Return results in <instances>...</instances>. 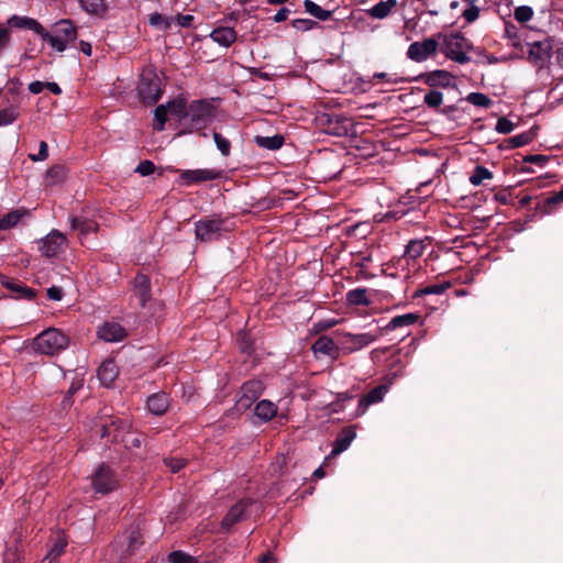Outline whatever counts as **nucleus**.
<instances>
[{
  "label": "nucleus",
  "mask_w": 563,
  "mask_h": 563,
  "mask_svg": "<svg viewBox=\"0 0 563 563\" xmlns=\"http://www.w3.org/2000/svg\"><path fill=\"white\" fill-rule=\"evenodd\" d=\"M466 100L475 107L488 108L492 104V100L482 92H471L467 95Z\"/></svg>",
  "instance_id": "44"
},
{
  "label": "nucleus",
  "mask_w": 563,
  "mask_h": 563,
  "mask_svg": "<svg viewBox=\"0 0 563 563\" xmlns=\"http://www.w3.org/2000/svg\"><path fill=\"white\" fill-rule=\"evenodd\" d=\"M213 139L217 145V148L221 152L223 156H228L231 151V144L230 142L223 137L220 133L214 132Z\"/></svg>",
  "instance_id": "50"
},
{
  "label": "nucleus",
  "mask_w": 563,
  "mask_h": 563,
  "mask_svg": "<svg viewBox=\"0 0 563 563\" xmlns=\"http://www.w3.org/2000/svg\"><path fill=\"white\" fill-rule=\"evenodd\" d=\"M426 244L422 240H411L405 250L404 256L407 260H416L423 254Z\"/></svg>",
  "instance_id": "35"
},
{
  "label": "nucleus",
  "mask_w": 563,
  "mask_h": 563,
  "mask_svg": "<svg viewBox=\"0 0 563 563\" xmlns=\"http://www.w3.org/2000/svg\"><path fill=\"white\" fill-rule=\"evenodd\" d=\"M450 287H451V284L449 282L427 286L421 289H418L415 294V297H421V296H428V295H441Z\"/></svg>",
  "instance_id": "43"
},
{
  "label": "nucleus",
  "mask_w": 563,
  "mask_h": 563,
  "mask_svg": "<svg viewBox=\"0 0 563 563\" xmlns=\"http://www.w3.org/2000/svg\"><path fill=\"white\" fill-rule=\"evenodd\" d=\"M45 87L54 95H60L62 89L56 82H46Z\"/></svg>",
  "instance_id": "63"
},
{
  "label": "nucleus",
  "mask_w": 563,
  "mask_h": 563,
  "mask_svg": "<svg viewBox=\"0 0 563 563\" xmlns=\"http://www.w3.org/2000/svg\"><path fill=\"white\" fill-rule=\"evenodd\" d=\"M264 386L261 380L252 379L244 383L239 391L235 409L240 412L247 410L262 395Z\"/></svg>",
  "instance_id": "11"
},
{
  "label": "nucleus",
  "mask_w": 563,
  "mask_h": 563,
  "mask_svg": "<svg viewBox=\"0 0 563 563\" xmlns=\"http://www.w3.org/2000/svg\"><path fill=\"white\" fill-rule=\"evenodd\" d=\"M314 25H317V22L310 19H296L292 21V26L297 30L308 31Z\"/></svg>",
  "instance_id": "53"
},
{
  "label": "nucleus",
  "mask_w": 563,
  "mask_h": 563,
  "mask_svg": "<svg viewBox=\"0 0 563 563\" xmlns=\"http://www.w3.org/2000/svg\"><path fill=\"white\" fill-rule=\"evenodd\" d=\"M98 336L106 342H119L126 336V331L117 322H106L98 329Z\"/></svg>",
  "instance_id": "18"
},
{
  "label": "nucleus",
  "mask_w": 563,
  "mask_h": 563,
  "mask_svg": "<svg viewBox=\"0 0 563 563\" xmlns=\"http://www.w3.org/2000/svg\"><path fill=\"white\" fill-rule=\"evenodd\" d=\"M397 5V0H386L376 3L367 13L374 19H385L389 15L391 10Z\"/></svg>",
  "instance_id": "28"
},
{
  "label": "nucleus",
  "mask_w": 563,
  "mask_h": 563,
  "mask_svg": "<svg viewBox=\"0 0 563 563\" xmlns=\"http://www.w3.org/2000/svg\"><path fill=\"white\" fill-rule=\"evenodd\" d=\"M514 16L519 23H526L533 16V10L529 5H520L515 9Z\"/></svg>",
  "instance_id": "47"
},
{
  "label": "nucleus",
  "mask_w": 563,
  "mask_h": 563,
  "mask_svg": "<svg viewBox=\"0 0 563 563\" xmlns=\"http://www.w3.org/2000/svg\"><path fill=\"white\" fill-rule=\"evenodd\" d=\"M64 179V169L60 166H54L49 168L46 173V184L49 186H54L59 184Z\"/></svg>",
  "instance_id": "46"
},
{
  "label": "nucleus",
  "mask_w": 563,
  "mask_h": 563,
  "mask_svg": "<svg viewBox=\"0 0 563 563\" xmlns=\"http://www.w3.org/2000/svg\"><path fill=\"white\" fill-rule=\"evenodd\" d=\"M168 108L170 114L179 117L187 133L203 130L214 118V107L207 100H195L186 106L184 99H176L168 102Z\"/></svg>",
  "instance_id": "1"
},
{
  "label": "nucleus",
  "mask_w": 563,
  "mask_h": 563,
  "mask_svg": "<svg viewBox=\"0 0 563 563\" xmlns=\"http://www.w3.org/2000/svg\"><path fill=\"white\" fill-rule=\"evenodd\" d=\"M195 18L191 14H178L176 16L177 24L181 27H189L191 26Z\"/></svg>",
  "instance_id": "58"
},
{
  "label": "nucleus",
  "mask_w": 563,
  "mask_h": 563,
  "mask_svg": "<svg viewBox=\"0 0 563 563\" xmlns=\"http://www.w3.org/2000/svg\"><path fill=\"white\" fill-rule=\"evenodd\" d=\"M48 156V146L47 143L42 141L40 142V148L37 154H30V159L33 162H42L45 161Z\"/></svg>",
  "instance_id": "52"
},
{
  "label": "nucleus",
  "mask_w": 563,
  "mask_h": 563,
  "mask_svg": "<svg viewBox=\"0 0 563 563\" xmlns=\"http://www.w3.org/2000/svg\"><path fill=\"white\" fill-rule=\"evenodd\" d=\"M290 11L287 8H282L277 11V13L274 16V21L279 23L288 19Z\"/></svg>",
  "instance_id": "60"
},
{
  "label": "nucleus",
  "mask_w": 563,
  "mask_h": 563,
  "mask_svg": "<svg viewBox=\"0 0 563 563\" xmlns=\"http://www.w3.org/2000/svg\"><path fill=\"white\" fill-rule=\"evenodd\" d=\"M69 344L68 336L56 328L42 331L33 341V349L45 355H55L64 351Z\"/></svg>",
  "instance_id": "3"
},
{
  "label": "nucleus",
  "mask_w": 563,
  "mask_h": 563,
  "mask_svg": "<svg viewBox=\"0 0 563 563\" xmlns=\"http://www.w3.org/2000/svg\"><path fill=\"white\" fill-rule=\"evenodd\" d=\"M550 202H560V201H563V186L561 187V189L553 196L549 199Z\"/></svg>",
  "instance_id": "64"
},
{
  "label": "nucleus",
  "mask_w": 563,
  "mask_h": 563,
  "mask_svg": "<svg viewBox=\"0 0 563 563\" xmlns=\"http://www.w3.org/2000/svg\"><path fill=\"white\" fill-rule=\"evenodd\" d=\"M47 297L52 300L59 301L63 298V290L57 286H52L47 289Z\"/></svg>",
  "instance_id": "59"
},
{
  "label": "nucleus",
  "mask_w": 563,
  "mask_h": 563,
  "mask_svg": "<svg viewBox=\"0 0 563 563\" xmlns=\"http://www.w3.org/2000/svg\"><path fill=\"white\" fill-rule=\"evenodd\" d=\"M82 10L89 14H103L107 11L106 0H78Z\"/></svg>",
  "instance_id": "33"
},
{
  "label": "nucleus",
  "mask_w": 563,
  "mask_h": 563,
  "mask_svg": "<svg viewBox=\"0 0 563 563\" xmlns=\"http://www.w3.org/2000/svg\"><path fill=\"white\" fill-rule=\"evenodd\" d=\"M346 302L351 306H368L371 300L365 288H355L346 292Z\"/></svg>",
  "instance_id": "32"
},
{
  "label": "nucleus",
  "mask_w": 563,
  "mask_h": 563,
  "mask_svg": "<svg viewBox=\"0 0 563 563\" xmlns=\"http://www.w3.org/2000/svg\"><path fill=\"white\" fill-rule=\"evenodd\" d=\"M118 373V366L114 361L107 360L98 368V378L103 386L109 387L117 378Z\"/></svg>",
  "instance_id": "24"
},
{
  "label": "nucleus",
  "mask_w": 563,
  "mask_h": 563,
  "mask_svg": "<svg viewBox=\"0 0 563 563\" xmlns=\"http://www.w3.org/2000/svg\"><path fill=\"white\" fill-rule=\"evenodd\" d=\"M536 136V133L532 131H526L520 134L514 135L507 140L509 148H518L523 145L529 144Z\"/></svg>",
  "instance_id": "36"
},
{
  "label": "nucleus",
  "mask_w": 563,
  "mask_h": 563,
  "mask_svg": "<svg viewBox=\"0 0 563 563\" xmlns=\"http://www.w3.org/2000/svg\"><path fill=\"white\" fill-rule=\"evenodd\" d=\"M11 41V32L9 27L0 25V52L3 51Z\"/></svg>",
  "instance_id": "57"
},
{
  "label": "nucleus",
  "mask_w": 563,
  "mask_h": 563,
  "mask_svg": "<svg viewBox=\"0 0 563 563\" xmlns=\"http://www.w3.org/2000/svg\"><path fill=\"white\" fill-rule=\"evenodd\" d=\"M148 23L159 30H168L174 23V18L165 16L158 12H154L148 16Z\"/></svg>",
  "instance_id": "40"
},
{
  "label": "nucleus",
  "mask_w": 563,
  "mask_h": 563,
  "mask_svg": "<svg viewBox=\"0 0 563 563\" xmlns=\"http://www.w3.org/2000/svg\"><path fill=\"white\" fill-rule=\"evenodd\" d=\"M44 88H45V84L42 81H33L29 85L30 92H32L34 95L41 93Z\"/></svg>",
  "instance_id": "61"
},
{
  "label": "nucleus",
  "mask_w": 563,
  "mask_h": 563,
  "mask_svg": "<svg viewBox=\"0 0 563 563\" xmlns=\"http://www.w3.org/2000/svg\"><path fill=\"white\" fill-rule=\"evenodd\" d=\"M24 216V212L20 210H14L11 212H8L2 218H0V230H9L13 227H15L22 217Z\"/></svg>",
  "instance_id": "39"
},
{
  "label": "nucleus",
  "mask_w": 563,
  "mask_h": 563,
  "mask_svg": "<svg viewBox=\"0 0 563 563\" xmlns=\"http://www.w3.org/2000/svg\"><path fill=\"white\" fill-rule=\"evenodd\" d=\"M528 60L538 68H542L552 57L553 40L545 37L528 44Z\"/></svg>",
  "instance_id": "10"
},
{
  "label": "nucleus",
  "mask_w": 563,
  "mask_h": 563,
  "mask_svg": "<svg viewBox=\"0 0 563 563\" xmlns=\"http://www.w3.org/2000/svg\"><path fill=\"white\" fill-rule=\"evenodd\" d=\"M1 284L4 288L11 291V297L14 299H33L35 291L32 288L26 287L23 283L13 278L3 276Z\"/></svg>",
  "instance_id": "17"
},
{
  "label": "nucleus",
  "mask_w": 563,
  "mask_h": 563,
  "mask_svg": "<svg viewBox=\"0 0 563 563\" xmlns=\"http://www.w3.org/2000/svg\"><path fill=\"white\" fill-rule=\"evenodd\" d=\"M91 486L98 494H108L118 487V478L112 470L106 465H99L91 474Z\"/></svg>",
  "instance_id": "9"
},
{
  "label": "nucleus",
  "mask_w": 563,
  "mask_h": 563,
  "mask_svg": "<svg viewBox=\"0 0 563 563\" xmlns=\"http://www.w3.org/2000/svg\"><path fill=\"white\" fill-rule=\"evenodd\" d=\"M210 37L219 45L229 47L236 41V32L233 27L219 26L210 33Z\"/></svg>",
  "instance_id": "22"
},
{
  "label": "nucleus",
  "mask_w": 563,
  "mask_h": 563,
  "mask_svg": "<svg viewBox=\"0 0 563 563\" xmlns=\"http://www.w3.org/2000/svg\"><path fill=\"white\" fill-rule=\"evenodd\" d=\"M137 92L145 104H153L158 101L162 96V81L156 71L146 67L141 74Z\"/></svg>",
  "instance_id": "5"
},
{
  "label": "nucleus",
  "mask_w": 563,
  "mask_h": 563,
  "mask_svg": "<svg viewBox=\"0 0 563 563\" xmlns=\"http://www.w3.org/2000/svg\"><path fill=\"white\" fill-rule=\"evenodd\" d=\"M38 250L42 255L53 257L64 250L66 238L58 230H52L45 238L38 241Z\"/></svg>",
  "instance_id": "13"
},
{
  "label": "nucleus",
  "mask_w": 563,
  "mask_h": 563,
  "mask_svg": "<svg viewBox=\"0 0 563 563\" xmlns=\"http://www.w3.org/2000/svg\"><path fill=\"white\" fill-rule=\"evenodd\" d=\"M343 338L345 339V342L351 343L350 350L355 351V350H360V349L373 343L374 341L377 340L378 335L372 334L369 332L357 333V334L344 332Z\"/></svg>",
  "instance_id": "21"
},
{
  "label": "nucleus",
  "mask_w": 563,
  "mask_h": 563,
  "mask_svg": "<svg viewBox=\"0 0 563 563\" xmlns=\"http://www.w3.org/2000/svg\"><path fill=\"white\" fill-rule=\"evenodd\" d=\"M67 545V541L64 537L59 536L56 538L54 544L49 549L46 559L49 560V563H55L57 559L62 555V553L65 551V548Z\"/></svg>",
  "instance_id": "41"
},
{
  "label": "nucleus",
  "mask_w": 563,
  "mask_h": 563,
  "mask_svg": "<svg viewBox=\"0 0 563 563\" xmlns=\"http://www.w3.org/2000/svg\"><path fill=\"white\" fill-rule=\"evenodd\" d=\"M453 80L451 73L442 69H437L428 74L427 84L430 86L449 87Z\"/></svg>",
  "instance_id": "30"
},
{
  "label": "nucleus",
  "mask_w": 563,
  "mask_h": 563,
  "mask_svg": "<svg viewBox=\"0 0 563 563\" xmlns=\"http://www.w3.org/2000/svg\"><path fill=\"white\" fill-rule=\"evenodd\" d=\"M303 7L309 14H311L312 16L317 18L320 21H327L331 16V11L322 9L312 0H305Z\"/></svg>",
  "instance_id": "34"
},
{
  "label": "nucleus",
  "mask_w": 563,
  "mask_h": 563,
  "mask_svg": "<svg viewBox=\"0 0 563 563\" xmlns=\"http://www.w3.org/2000/svg\"><path fill=\"white\" fill-rule=\"evenodd\" d=\"M228 220L220 217H206L196 222V236L202 242H210L220 239L230 231Z\"/></svg>",
  "instance_id": "6"
},
{
  "label": "nucleus",
  "mask_w": 563,
  "mask_h": 563,
  "mask_svg": "<svg viewBox=\"0 0 563 563\" xmlns=\"http://www.w3.org/2000/svg\"><path fill=\"white\" fill-rule=\"evenodd\" d=\"M221 177V172L216 169H187L180 174L181 180L186 185L198 184L208 180H214Z\"/></svg>",
  "instance_id": "15"
},
{
  "label": "nucleus",
  "mask_w": 563,
  "mask_h": 563,
  "mask_svg": "<svg viewBox=\"0 0 563 563\" xmlns=\"http://www.w3.org/2000/svg\"><path fill=\"white\" fill-rule=\"evenodd\" d=\"M319 129L329 135L346 136L351 130V121L340 114L322 113L317 117Z\"/></svg>",
  "instance_id": "8"
},
{
  "label": "nucleus",
  "mask_w": 563,
  "mask_h": 563,
  "mask_svg": "<svg viewBox=\"0 0 563 563\" xmlns=\"http://www.w3.org/2000/svg\"><path fill=\"white\" fill-rule=\"evenodd\" d=\"M386 393L387 387L384 385L371 389L364 397L360 399L358 408L361 412L363 413L368 408V406L382 401Z\"/></svg>",
  "instance_id": "25"
},
{
  "label": "nucleus",
  "mask_w": 563,
  "mask_h": 563,
  "mask_svg": "<svg viewBox=\"0 0 563 563\" xmlns=\"http://www.w3.org/2000/svg\"><path fill=\"white\" fill-rule=\"evenodd\" d=\"M253 504L250 498L241 499L233 505L222 520V528L230 529L235 523L246 518V510Z\"/></svg>",
  "instance_id": "14"
},
{
  "label": "nucleus",
  "mask_w": 563,
  "mask_h": 563,
  "mask_svg": "<svg viewBox=\"0 0 563 563\" xmlns=\"http://www.w3.org/2000/svg\"><path fill=\"white\" fill-rule=\"evenodd\" d=\"M168 112L170 113L168 103L166 106L161 104V106L156 107V109L154 111V122H153V128L155 130H157V131L164 130Z\"/></svg>",
  "instance_id": "42"
},
{
  "label": "nucleus",
  "mask_w": 563,
  "mask_h": 563,
  "mask_svg": "<svg viewBox=\"0 0 563 563\" xmlns=\"http://www.w3.org/2000/svg\"><path fill=\"white\" fill-rule=\"evenodd\" d=\"M168 562L169 563H198L194 556H191L183 551H174V552L169 553Z\"/></svg>",
  "instance_id": "48"
},
{
  "label": "nucleus",
  "mask_w": 563,
  "mask_h": 563,
  "mask_svg": "<svg viewBox=\"0 0 563 563\" xmlns=\"http://www.w3.org/2000/svg\"><path fill=\"white\" fill-rule=\"evenodd\" d=\"M131 423L126 419H111L110 423H104L101 427V437H112L115 442H123L128 446H140L141 441L137 437H134L131 432Z\"/></svg>",
  "instance_id": "7"
},
{
  "label": "nucleus",
  "mask_w": 563,
  "mask_h": 563,
  "mask_svg": "<svg viewBox=\"0 0 563 563\" xmlns=\"http://www.w3.org/2000/svg\"><path fill=\"white\" fill-rule=\"evenodd\" d=\"M438 46L439 43L433 37L426 38L422 42H413L408 47L407 56L413 62L422 63L435 54Z\"/></svg>",
  "instance_id": "12"
},
{
  "label": "nucleus",
  "mask_w": 563,
  "mask_h": 563,
  "mask_svg": "<svg viewBox=\"0 0 563 563\" xmlns=\"http://www.w3.org/2000/svg\"><path fill=\"white\" fill-rule=\"evenodd\" d=\"M514 129H515V124L505 117L499 118L496 123V126H495V130L501 134H508V133L512 132Z\"/></svg>",
  "instance_id": "51"
},
{
  "label": "nucleus",
  "mask_w": 563,
  "mask_h": 563,
  "mask_svg": "<svg viewBox=\"0 0 563 563\" xmlns=\"http://www.w3.org/2000/svg\"><path fill=\"white\" fill-rule=\"evenodd\" d=\"M8 25L16 29H27L42 36L43 25L35 19L30 16L12 15L7 21Z\"/></svg>",
  "instance_id": "19"
},
{
  "label": "nucleus",
  "mask_w": 563,
  "mask_h": 563,
  "mask_svg": "<svg viewBox=\"0 0 563 563\" xmlns=\"http://www.w3.org/2000/svg\"><path fill=\"white\" fill-rule=\"evenodd\" d=\"M41 37L54 51L62 53L77 38V30L70 20H60L52 26L51 32L44 29Z\"/></svg>",
  "instance_id": "2"
},
{
  "label": "nucleus",
  "mask_w": 563,
  "mask_h": 563,
  "mask_svg": "<svg viewBox=\"0 0 563 563\" xmlns=\"http://www.w3.org/2000/svg\"><path fill=\"white\" fill-rule=\"evenodd\" d=\"M312 351L314 354H322L330 357H336L339 355L338 345L327 335H322L314 341L312 344Z\"/></svg>",
  "instance_id": "20"
},
{
  "label": "nucleus",
  "mask_w": 563,
  "mask_h": 563,
  "mask_svg": "<svg viewBox=\"0 0 563 563\" xmlns=\"http://www.w3.org/2000/svg\"><path fill=\"white\" fill-rule=\"evenodd\" d=\"M285 456H277L275 463H273L274 473L282 472L285 464Z\"/></svg>",
  "instance_id": "62"
},
{
  "label": "nucleus",
  "mask_w": 563,
  "mask_h": 563,
  "mask_svg": "<svg viewBox=\"0 0 563 563\" xmlns=\"http://www.w3.org/2000/svg\"><path fill=\"white\" fill-rule=\"evenodd\" d=\"M133 296L139 300L141 307H145L152 299V288L148 277L137 274L133 282Z\"/></svg>",
  "instance_id": "16"
},
{
  "label": "nucleus",
  "mask_w": 563,
  "mask_h": 563,
  "mask_svg": "<svg viewBox=\"0 0 563 563\" xmlns=\"http://www.w3.org/2000/svg\"><path fill=\"white\" fill-rule=\"evenodd\" d=\"M277 413V407L274 402L263 399L255 407V415L263 421H269Z\"/></svg>",
  "instance_id": "29"
},
{
  "label": "nucleus",
  "mask_w": 563,
  "mask_h": 563,
  "mask_svg": "<svg viewBox=\"0 0 563 563\" xmlns=\"http://www.w3.org/2000/svg\"><path fill=\"white\" fill-rule=\"evenodd\" d=\"M356 433L352 428H345L336 437L333 449L330 453L331 456H335L344 452L355 439Z\"/></svg>",
  "instance_id": "23"
},
{
  "label": "nucleus",
  "mask_w": 563,
  "mask_h": 563,
  "mask_svg": "<svg viewBox=\"0 0 563 563\" xmlns=\"http://www.w3.org/2000/svg\"><path fill=\"white\" fill-rule=\"evenodd\" d=\"M423 102L432 109L439 108L443 102V93L438 90H430L423 97Z\"/></svg>",
  "instance_id": "45"
},
{
  "label": "nucleus",
  "mask_w": 563,
  "mask_h": 563,
  "mask_svg": "<svg viewBox=\"0 0 563 563\" xmlns=\"http://www.w3.org/2000/svg\"><path fill=\"white\" fill-rule=\"evenodd\" d=\"M169 406L168 397L165 393H156L148 397L147 407L148 410L156 415L161 416L165 413Z\"/></svg>",
  "instance_id": "26"
},
{
  "label": "nucleus",
  "mask_w": 563,
  "mask_h": 563,
  "mask_svg": "<svg viewBox=\"0 0 563 563\" xmlns=\"http://www.w3.org/2000/svg\"><path fill=\"white\" fill-rule=\"evenodd\" d=\"M462 16L466 20L467 23H473L479 16V8L477 5H472L463 11Z\"/></svg>",
  "instance_id": "54"
},
{
  "label": "nucleus",
  "mask_w": 563,
  "mask_h": 563,
  "mask_svg": "<svg viewBox=\"0 0 563 563\" xmlns=\"http://www.w3.org/2000/svg\"><path fill=\"white\" fill-rule=\"evenodd\" d=\"M492 178L493 173L488 168L482 165H477L470 177V183L473 186H479L484 183V180H489Z\"/></svg>",
  "instance_id": "38"
},
{
  "label": "nucleus",
  "mask_w": 563,
  "mask_h": 563,
  "mask_svg": "<svg viewBox=\"0 0 563 563\" xmlns=\"http://www.w3.org/2000/svg\"><path fill=\"white\" fill-rule=\"evenodd\" d=\"M474 49L472 43L461 33H452L443 37V53L455 63L471 62V57L466 53Z\"/></svg>",
  "instance_id": "4"
},
{
  "label": "nucleus",
  "mask_w": 563,
  "mask_h": 563,
  "mask_svg": "<svg viewBox=\"0 0 563 563\" xmlns=\"http://www.w3.org/2000/svg\"><path fill=\"white\" fill-rule=\"evenodd\" d=\"M16 118L18 112L13 107L0 110V126L11 124Z\"/></svg>",
  "instance_id": "49"
},
{
  "label": "nucleus",
  "mask_w": 563,
  "mask_h": 563,
  "mask_svg": "<svg viewBox=\"0 0 563 563\" xmlns=\"http://www.w3.org/2000/svg\"><path fill=\"white\" fill-rule=\"evenodd\" d=\"M154 169L155 166L151 161H143L137 165L135 172H137L142 176H148L154 173Z\"/></svg>",
  "instance_id": "55"
},
{
  "label": "nucleus",
  "mask_w": 563,
  "mask_h": 563,
  "mask_svg": "<svg viewBox=\"0 0 563 563\" xmlns=\"http://www.w3.org/2000/svg\"><path fill=\"white\" fill-rule=\"evenodd\" d=\"M419 316L416 313H405L400 316L394 317L388 324L386 325V330L391 331L398 328L409 327L417 322Z\"/></svg>",
  "instance_id": "31"
},
{
  "label": "nucleus",
  "mask_w": 563,
  "mask_h": 563,
  "mask_svg": "<svg viewBox=\"0 0 563 563\" xmlns=\"http://www.w3.org/2000/svg\"><path fill=\"white\" fill-rule=\"evenodd\" d=\"M256 144L260 147L267 150H278L284 144V137L280 135L274 136H256Z\"/></svg>",
  "instance_id": "37"
},
{
  "label": "nucleus",
  "mask_w": 563,
  "mask_h": 563,
  "mask_svg": "<svg viewBox=\"0 0 563 563\" xmlns=\"http://www.w3.org/2000/svg\"><path fill=\"white\" fill-rule=\"evenodd\" d=\"M69 221L71 229L78 231L82 236L95 232L98 229V223L96 221L85 217H71Z\"/></svg>",
  "instance_id": "27"
},
{
  "label": "nucleus",
  "mask_w": 563,
  "mask_h": 563,
  "mask_svg": "<svg viewBox=\"0 0 563 563\" xmlns=\"http://www.w3.org/2000/svg\"><path fill=\"white\" fill-rule=\"evenodd\" d=\"M164 462H165L166 466L169 467V470L173 473L178 472L185 465V461L183 459H178V457H168V459H165Z\"/></svg>",
  "instance_id": "56"
}]
</instances>
